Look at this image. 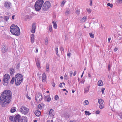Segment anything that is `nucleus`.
<instances>
[{"label": "nucleus", "mask_w": 122, "mask_h": 122, "mask_svg": "<svg viewBox=\"0 0 122 122\" xmlns=\"http://www.w3.org/2000/svg\"><path fill=\"white\" fill-rule=\"evenodd\" d=\"M12 93L10 91H4L1 95L0 103L3 107L6 106L10 102L11 99Z\"/></svg>", "instance_id": "obj_1"}, {"label": "nucleus", "mask_w": 122, "mask_h": 122, "mask_svg": "<svg viewBox=\"0 0 122 122\" xmlns=\"http://www.w3.org/2000/svg\"><path fill=\"white\" fill-rule=\"evenodd\" d=\"M12 93L10 91H4L1 95L0 103L3 107L6 106L10 102L11 99Z\"/></svg>", "instance_id": "obj_2"}, {"label": "nucleus", "mask_w": 122, "mask_h": 122, "mask_svg": "<svg viewBox=\"0 0 122 122\" xmlns=\"http://www.w3.org/2000/svg\"><path fill=\"white\" fill-rule=\"evenodd\" d=\"M10 30L12 34L17 36L20 35V31L19 27L16 25H13L10 27Z\"/></svg>", "instance_id": "obj_3"}, {"label": "nucleus", "mask_w": 122, "mask_h": 122, "mask_svg": "<svg viewBox=\"0 0 122 122\" xmlns=\"http://www.w3.org/2000/svg\"><path fill=\"white\" fill-rule=\"evenodd\" d=\"M15 84L16 85H19L23 79V76L21 74L18 73L15 76Z\"/></svg>", "instance_id": "obj_4"}, {"label": "nucleus", "mask_w": 122, "mask_h": 122, "mask_svg": "<svg viewBox=\"0 0 122 122\" xmlns=\"http://www.w3.org/2000/svg\"><path fill=\"white\" fill-rule=\"evenodd\" d=\"M44 2V1L43 0H38L36 1L34 5L35 10L36 11L40 10Z\"/></svg>", "instance_id": "obj_5"}, {"label": "nucleus", "mask_w": 122, "mask_h": 122, "mask_svg": "<svg viewBox=\"0 0 122 122\" xmlns=\"http://www.w3.org/2000/svg\"><path fill=\"white\" fill-rule=\"evenodd\" d=\"M51 6V4L50 2L48 1H47L44 3L42 9L44 11H46L49 9Z\"/></svg>", "instance_id": "obj_6"}, {"label": "nucleus", "mask_w": 122, "mask_h": 122, "mask_svg": "<svg viewBox=\"0 0 122 122\" xmlns=\"http://www.w3.org/2000/svg\"><path fill=\"white\" fill-rule=\"evenodd\" d=\"M42 97L41 93H37L35 96V99L37 102L40 103L42 99Z\"/></svg>", "instance_id": "obj_7"}, {"label": "nucleus", "mask_w": 122, "mask_h": 122, "mask_svg": "<svg viewBox=\"0 0 122 122\" xmlns=\"http://www.w3.org/2000/svg\"><path fill=\"white\" fill-rule=\"evenodd\" d=\"M20 111L22 114H26L28 112L29 109L28 108L22 106L20 108Z\"/></svg>", "instance_id": "obj_8"}, {"label": "nucleus", "mask_w": 122, "mask_h": 122, "mask_svg": "<svg viewBox=\"0 0 122 122\" xmlns=\"http://www.w3.org/2000/svg\"><path fill=\"white\" fill-rule=\"evenodd\" d=\"M11 5V3L9 2L6 1L5 2L4 6L5 8L9 9L10 8Z\"/></svg>", "instance_id": "obj_9"}, {"label": "nucleus", "mask_w": 122, "mask_h": 122, "mask_svg": "<svg viewBox=\"0 0 122 122\" xmlns=\"http://www.w3.org/2000/svg\"><path fill=\"white\" fill-rule=\"evenodd\" d=\"M20 117L19 114L16 115L14 118V122H19Z\"/></svg>", "instance_id": "obj_10"}, {"label": "nucleus", "mask_w": 122, "mask_h": 122, "mask_svg": "<svg viewBox=\"0 0 122 122\" xmlns=\"http://www.w3.org/2000/svg\"><path fill=\"white\" fill-rule=\"evenodd\" d=\"M36 28V26L35 23H33L32 24V27L31 32L34 33L35 32V30Z\"/></svg>", "instance_id": "obj_11"}, {"label": "nucleus", "mask_w": 122, "mask_h": 122, "mask_svg": "<svg viewBox=\"0 0 122 122\" xmlns=\"http://www.w3.org/2000/svg\"><path fill=\"white\" fill-rule=\"evenodd\" d=\"M21 122H27V119L26 117H22L21 120Z\"/></svg>", "instance_id": "obj_12"}, {"label": "nucleus", "mask_w": 122, "mask_h": 122, "mask_svg": "<svg viewBox=\"0 0 122 122\" xmlns=\"http://www.w3.org/2000/svg\"><path fill=\"white\" fill-rule=\"evenodd\" d=\"M90 88V86H86L84 88V92L85 93H86L89 92Z\"/></svg>", "instance_id": "obj_13"}, {"label": "nucleus", "mask_w": 122, "mask_h": 122, "mask_svg": "<svg viewBox=\"0 0 122 122\" xmlns=\"http://www.w3.org/2000/svg\"><path fill=\"white\" fill-rule=\"evenodd\" d=\"M8 80L3 79V84L5 86L7 85L8 83Z\"/></svg>", "instance_id": "obj_14"}, {"label": "nucleus", "mask_w": 122, "mask_h": 122, "mask_svg": "<svg viewBox=\"0 0 122 122\" xmlns=\"http://www.w3.org/2000/svg\"><path fill=\"white\" fill-rule=\"evenodd\" d=\"M46 79V75L45 73H44L42 74V81L43 82H45Z\"/></svg>", "instance_id": "obj_15"}, {"label": "nucleus", "mask_w": 122, "mask_h": 122, "mask_svg": "<svg viewBox=\"0 0 122 122\" xmlns=\"http://www.w3.org/2000/svg\"><path fill=\"white\" fill-rule=\"evenodd\" d=\"M54 113L53 110L52 109H51L49 112V115L52 117H53L54 116Z\"/></svg>", "instance_id": "obj_16"}, {"label": "nucleus", "mask_w": 122, "mask_h": 122, "mask_svg": "<svg viewBox=\"0 0 122 122\" xmlns=\"http://www.w3.org/2000/svg\"><path fill=\"white\" fill-rule=\"evenodd\" d=\"M35 114L36 116L39 117L41 115V112L39 111L36 110L35 112Z\"/></svg>", "instance_id": "obj_17"}, {"label": "nucleus", "mask_w": 122, "mask_h": 122, "mask_svg": "<svg viewBox=\"0 0 122 122\" xmlns=\"http://www.w3.org/2000/svg\"><path fill=\"white\" fill-rule=\"evenodd\" d=\"M15 70L13 68H11L10 69V74L11 76H12L13 75L15 72Z\"/></svg>", "instance_id": "obj_18"}, {"label": "nucleus", "mask_w": 122, "mask_h": 122, "mask_svg": "<svg viewBox=\"0 0 122 122\" xmlns=\"http://www.w3.org/2000/svg\"><path fill=\"white\" fill-rule=\"evenodd\" d=\"M10 78V75L8 74H5L4 76L3 79L9 80Z\"/></svg>", "instance_id": "obj_19"}, {"label": "nucleus", "mask_w": 122, "mask_h": 122, "mask_svg": "<svg viewBox=\"0 0 122 122\" xmlns=\"http://www.w3.org/2000/svg\"><path fill=\"white\" fill-rule=\"evenodd\" d=\"M32 18L31 16H26L25 17V20H30Z\"/></svg>", "instance_id": "obj_20"}, {"label": "nucleus", "mask_w": 122, "mask_h": 122, "mask_svg": "<svg viewBox=\"0 0 122 122\" xmlns=\"http://www.w3.org/2000/svg\"><path fill=\"white\" fill-rule=\"evenodd\" d=\"M34 35L33 34H32L31 35V41L32 43H33L34 41Z\"/></svg>", "instance_id": "obj_21"}, {"label": "nucleus", "mask_w": 122, "mask_h": 122, "mask_svg": "<svg viewBox=\"0 0 122 122\" xmlns=\"http://www.w3.org/2000/svg\"><path fill=\"white\" fill-rule=\"evenodd\" d=\"M52 23L53 24L54 28L55 29H56L57 27V25L56 22H54L53 21H52Z\"/></svg>", "instance_id": "obj_22"}, {"label": "nucleus", "mask_w": 122, "mask_h": 122, "mask_svg": "<svg viewBox=\"0 0 122 122\" xmlns=\"http://www.w3.org/2000/svg\"><path fill=\"white\" fill-rule=\"evenodd\" d=\"M103 83L102 80H99L98 82V85L99 86H101L103 85Z\"/></svg>", "instance_id": "obj_23"}, {"label": "nucleus", "mask_w": 122, "mask_h": 122, "mask_svg": "<svg viewBox=\"0 0 122 122\" xmlns=\"http://www.w3.org/2000/svg\"><path fill=\"white\" fill-rule=\"evenodd\" d=\"M66 1L65 0H62L61 1V7L63 6L66 3Z\"/></svg>", "instance_id": "obj_24"}, {"label": "nucleus", "mask_w": 122, "mask_h": 122, "mask_svg": "<svg viewBox=\"0 0 122 122\" xmlns=\"http://www.w3.org/2000/svg\"><path fill=\"white\" fill-rule=\"evenodd\" d=\"M98 102L100 105L102 104L104 102L103 100L101 99H99L98 100Z\"/></svg>", "instance_id": "obj_25"}, {"label": "nucleus", "mask_w": 122, "mask_h": 122, "mask_svg": "<svg viewBox=\"0 0 122 122\" xmlns=\"http://www.w3.org/2000/svg\"><path fill=\"white\" fill-rule=\"evenodd\" d=\"M4 19L5 21H7L9 19V16H4Z\"/></svg>", "instance_id": "obj_26"}, {"label": "nucleus", "mask_w": 122, "mask_h": 122, "mask_svg": "<svg viewBox=\"0 0 122 122\" xmlns=\"http://www.w3.org/2000/svg\"><path fill=\"white\" fill-rule=\"evenodd\" d=\"M87 18V17L86 16H85L83 17L81 20V21L82 22H85Z\"/></svg>", "instance_id": "obj_27"}, {"label": "nucleus", "mask_w": 122, "mask_h": 122, "mask_svg": "<svg viewBox=\"0 0 122 122\" xmlns=\"http://www.w3.org/2000/svg\"><path fill=\"white\" fill-rule=\"evenodd\" d=\"M49 97V96H47L46 97V98L47 101V102H50L51 100V98Z\"/></svg>", "instance_id": "obj_28"}, {"label": "nucleus", "mask_w": 122, "mask_h": 122, "mask_svg": "<svg viewBox=\"0 0 122 122\" xmlns=\"http://www.w3.org/2000/svg\"><path fill=\"white\" fill-rule=\"evenodd\" d=\"M58 47H56L55 48V51L56 52V54L58 56H59V54L58 53Z\"/></svg>", "instance_id": "obj_29"}, {"label": "nucleus", "mask_w": 122, "mask_h": 122, "mask_svg": "<svg viewBox=\"0 0 122 122\" xmlns=\"http://www.w3.org/2000/svg\"><path fill=\"white\" fill-rule=\"evenodd\" d=\"M16 111V109L15 107H14L13 108H12L10 110V112L12 113L15 112Z\"/></svg>", "instance_id": "obj_30"}, {"label": "nucleus", "mask_w": 122, "mask_h": 122, "mask_svg": "<svg viewBox=\"0 0 122 122\" xmlns=\"http://www.w3.org/2000/svg\"><path fill=\"white\" fill-rule=\"evenodd\" d=\"M46 71H49V66L48 64H46Z\"/></svg>", "instance_id": "obj_31"}, {"label": "nucleus", "mask_w": 122, "mask_h": 122, "mask_svg": "<svg viewBox=\"0 0 122 122\" xmlns=\"http://www.w3.org/2000/svg\"><path fill=\"white\" fill-rule=\"evenodd\" d=\"M15 80V78L14 77H13L12 79L10 81V83L13 84Z\"/></svg>", "instance_id": "obj_32"}, {"label": "nucleus", "mask_w": 122, "mask_h": 122, "mask_svg": "<svg viewBox=\"0 0 122 122\" xmlns=\"http://www.w3.org/2000/svg\"><path fill=\"white\" fill-rule=\"evenodd\" d=\"M85 114L86 115H89L91 114V113H90L89 112L87 111H86L85 112Z\"/></svg>", "instance_id": "obj_33"}, {"label": "nucleus", "mask_w": 122, "mask_h": 122, "mask_svg": "<svg viewBox=\"0 0 122 122\" xmlns=\"http://www.w3.org/2000/svg\"><path fill=\"white\" fill-rule=\"evenodd\" d=\"M84 103L85 105H88L89 103L88 100H85L84 102Z\"/></svg>", "instance_id": "obj_34"}, {"label": "nucleus", "mask_w": 122, "mask_h": 122, "mask_svg": "<svg viewBox=\"0 0 122 122\" xmlns=\"http://www.w3.org/2000/svg\"><path fill=\"white\" fill-rule=\"evenodd\" d=\"M89 35L90 37L92 38H93L94 37V35L93 34H92V33H89Z\"/></svg>", "instance_id": "obj_35"}, {"label": "nucleus", "mask_w": 122, "mask_h": 122, "mask_svg": "<svg viewBox=\"0 0 122 122\" xmlns=\"http://www.w3.org/2000/svg\"><path fill=\"white\" fill-rule=\"evenodd\" d=\"M13 118H14V117L13 116H11L10 117H9V119L11 121H13Z\"/></svg>", "instance_id": "obj_36"}, {"label": "nucleus", "mask_w": 122, "mask_h": 122, "mask_svg": "<svg viewBox=\"0 0 122 122\" xmlns=\"http://www.w3.org/2000/svg\"><path fill=\"white\" fill-rule=\"evenodd\" d=\"M107 5L109 6H110L111 8L112 7L113 5L112 4H110V3H108L107 4Z\"/></svg>", "instance_id": "obj_37"}, {"label": "nucleus", "mask_w": 122, "mask_h": 122, "mask_svg": "<svg viewBox=\"0 0 122 122\" xmlns=\"http://www.w3.org/2000/svg\"><path fill=\"white\" fill-rule=\"evenodd\" d=\"M48 39H46L45 40V43L46 45L48 44Z\"/></svg>", "instance_id": "obj_38"}, {"label": "nucleus", "mask_w": 122, "mask_h": 122, "mask_svg": "<svg viewBox=\"0 0 122 122\" xmlns=\"http://www.w3.org/2000/svg\"><path fill=\"white\" fill-rule=\"evenodd\" d=\"M117 2L119 3L120 4H122V0H116Z\"/></svg>", "instance_id": "obj_39"}, {"label": "nucleus", "mask_w": 122, "mask_h": 122, "mask_svg": "<svg viewBox=\"0 0 122 122\" xmlns=\"http://www.w3.org/2000/svg\"><path fill=\"white\" fill-rule=\"evenodd\" d=\"M104 107L103 105L101 104L99 106V107L100 109H102Z\"/></svg>", "instance_id": "obj_40"}, {"label": "nucleus", "mask_w": 122, "mask_h": 122, "mask_svg": "<svg viewBox=\"0 0 122 122\" xmlns=\"http://www.w3.org/2000/svg\"><path fill=\"white\" fill-rule=\"evenodd\" d=\"M49 31L50 32H51L52 31V28L51 25H50L49 26Z\"/></svg>", "instance_id": "obj_41"}, {"label": "nucleus", "mask_w": 122, "mask_h": 122, "mask_svg": "<svg viewBox=\"0 0 122 122\" xmlns=\"http://www.w3.org/2000/svg\"><path fill=\"white\" fill-rule=\"evenodd\" d=\"M36 64L37 66L39 68L40 67V62L36 63Z\"/></svg>", "instance_id": "obj_42"}, {"label": "nucleus", "mask_w": 122, "mask_h": 122, "mask_svg": "<svg viewBox=\"0 0 122 122\" xmlns=\"http://www.w3.org/2000/svg\"><path fill=\"white\" fill-rule=\"evenodd\" d=\"M19 51L20 52L22 53L23 52V49L21 48H20L19 49Z\"/></svg>", "instance_id": "obj_43"}, {"label": "nucleus", "mask_w": 122, "mask_h": 122, "mask_svg": "<svg viewBox=\"0 0 122 122\" xmlns=\"http://www.w3.org/2000/svg\"><path fill=\"white\" fill-rule=\"evenodd\" d=\"M59 98V97L57 95H56L55 97V99L56 100H57Z\"/></svg>", "instance_id": "obj_44"}, {"label": "nucleus", "mask_w": 122, "mask_h": 122, "mask_svg": "<svg viewBox=\"0 0 122 122\" xmlns=\"http://www.w3.org/2000/svg\"><path fill=\"white\" fill-rule=\"evenodd\" d=\"M108 70L109 71L110 70L111 65L110 64H109L108 65Z\"/></svg>", "instance_id": "obj_45"}, {"label": "nucleus", "mask_w": 122, "mask_h": 122, "mask_svg": "<svg viewBox=\"0 0 122 122\" xmlns=\"http://www.w3.org/2000/svg\"><path fill=\"white\" fill-rule=\"evenodd\" d=\"M36 63L40 62L39 59L37 58V59H36Z\"/></svg>", "instance_id": "obj_46"}, {"label": "nucleus", "mask_w": 122, "mask_h": 122, "mask_svg": "<svg viewBox=\"0 0 122 122\" xmlns=\"http://www.w3.org/2000/svg\"><path fill=\"white\" fill-rule=\"evenodd\" d=\"M16 67L17 69H18L20 67V65H19V64L18 63V64Z\"/></svg>", "instance_id": "obj_47"}, {"label": "nucleus", "mask_w": 122, "mask_h": 122, "mask_svg": "<svg viewBox=\"0 0 122 122\" xmlns=\"http://www.w3.org/2000/svg\"><path fill=\"white\" fill-rule=\"evenodd\" d=\"M105 90V88H102V92L103 94H104V90Z\"/></svg>", "instance_id": "obj_48"}, {"label": "nucleus", "mask_w": 122, "mask_h": 122, "mask_svg": "<svg viewBox=\"0 0 122 122\" xmlns=\"http://www.w3.org/2000/svg\"><path fill=\"white\" fill-rule=\"evenodd\" d=\"M92 0H90V5L91 6H92Z\"/></svg>", "instance_id": "obj_49"}, {"label": "nucleus", "mask_w": 122, "mask_h": 122, "mask_svg": "<svg viewBox=\"0 0 122 122\" xmlns=\"http://www.w3.org/2000/svg\"><path fill=\"white\" fill-rule=\"evenodd\" d=\"M73 74V72L72 71L70 72V76H72Z\"/></svg>", "instance_id": "obj_50"}, {"label": "nucleus", "mask_w": 122, "mask_h": 122, "mask_svg": "<svg viewBox=\"0 0 122 122\" xmlns=\"http://www.w3.org/2000/svg\"><path fill=\"white\" fill-rule=\"evenodd\" d=\"M87 12L89 13H90L91 11V10L90 9H87Z\"/></svg>", "instance_id": "obj_51"}, {"label": "nucleus", "mask_w": 122, "mask_h": 122, "mask_svg": "<svg viewBox=\"0 0 122 122\" xmlns=\"http://www.w3.org/2000/svg\"><path fill=\"white\" fill-rule=\"evenodd\" d=\"M2 51H3L4 52L6 51V50L5 49H5L4 47H3V48L2 49Z\"/></svg>", "instance_id": "obj_52"}, {"label": "nucleus", "mask_w": 122, "mask_h": 122, "mask_svg": "<svg viewBox=\"0 0 122 122\" xmlns=\"http://www.w3.org/2000/svg\"><path fill=\"white\" fill-rule=\"evenodd\" d=\"M38 107L39 109H41L42 108V107L41 105L39 104L38 105Z\"/></svg>", "instance_id": "obj_53"}, {"label": "nucleus", "mask_w": 122, "mask_h": 122, "mask_svg": "<svg viewBox=\"0 0 122 122\" xmlns=\"http://www.w3.org/2000/svg\"><path fill=\"white\" fill-rule=\"evenodd\" d=\"M64 78L66 80H67V76L66 74H65L64 76Z\"/></svg>", "instance_id": "obj_54"}, {"label": "nucleus", "mask_w": 122, "mask_h": 122, "mask_svg": "<svg viewBox=\"0 0 122 122\" xmlns=\"http://www.w3.org/2000/svg\"><path fill=\"white\" fill-rule=\"evenodd\" d=\"M52 85L53 87H54L55 86V83H54V82H52Z\"/></svg>", "instance_id": "obj_55"}, {"label": "nucleus", "mask_w": 122, "mask_h": 122, "mask_svg": "<svg viewBox=\"0 0 122 122\" xmlns=\"http://www.w3.org/2000/svg\"><path fill=\"white\" fill-rule=\"evenodd\" d=\"M62 83H61L59 84V87H62L63 86L62 85Z\"/></svg>", "instance_id": "obj_56"}, {"label": "nucleus", "mask_w": 122, "mask_h": 122, "mask_svg": "<svg viewBox=\"0 0 122 122\" xmlns=\"http://www.w3.org/2000/svg\"><path fill=\"white\" fill-rule=\"evenodd\" d=\"M80 12V11L79 10H77L76 12V13L77 14H78Z\"/></svg>", "instance_id": "obj_57"}, {"label": "nucleus", "mask_w": 122, "mask_h": 122, "mask_svg": "<svg viewBox=\"0 0 122 122\" xmlns=\"http://www.w3.org/2000/svg\"><path fill=\"white\" fill-rule=\"evenodd\" d=\"M96 113L97 114H99L100 113V111L99 110L97 111L96 112Z\"/></svg>", "instance_id": "obj_58"}, {"label": "nucleus", "mask_w": 122, "mask_h": 122, "mask_svg": "<svg viewBox=\"0 0 122 122\" xmlns=\"http://www.w3.org/2000/svg\"><path fill=\"white\" fill-rule=\"evenodd\" d=\"M117 48L116 47L115 48V49H114V51L115 52H116L117 51Z\"/></svg>", "instance_id": "obj_59"}, {"label": "nucleus", "mask_w": 122, "mask_h": 122, "mask_svg": "<svg viewBox=\"0 0 122 122\" xmlns=\"http://www.w3.org/2000/svg\"><path fill=\"white\" fill-rule=\"evenodd\" d=\"M119 116L122 119V114H120L119 115Z\"/></svg>", "instance_id": "obj_60"}, {"label": "nucleus", "mask_w": 122, "mask_h": 122, "mask_svg": "<svg viewBox=\"0 0 122 122\" xmlns=\"http://www.w3.org/2000/svg\"><path fill=\"white\" fill-rule=\"evenodd\" d=\"M71 54V53H68L67 54V55L69 56L70 57Z\"/></svg>", "instance_id": "obj_61"}, {"label": "nucleus", "mask_w": 122, "mask_h": 122, "mask_svg": "<svg viewBox=\"0 0 122 122\" xmlns=\"http://www.w3.org/2000/svg\"><path fill=\"white\" fill-rule=\"evenodd\" d=\"M38 52V49L37 48H36V51H35V52L36 53H37Z\"/></svg>", "instance_id": "obj_62"}, {"label": "nucleus", "mask_w": 122, "mask_h": 122, "mask_svg": "<svg viewBox=\"0 0 122 122\" xmlns=\"http://www.w3.org/2000/svg\"><path fill=\"white\" fill-rule=\"evenodd\" d=\"M122 38V37H119V36H118V39L120 40H121V39Z\"/></svg>", "instance_id": "obj_63"}, {"label": "nucleus", "mask_w": 122, "mask_h": 122, "mask_svg": "<svg viewBox=\"0 0 122 122\" xmlns=\"http://www.w3.org/2000/svg\"><path fill=\"white\" fill-rule=\"evenodd\" d=\"M76 71H74L73 73V76H75L76 75Z\"/></svg>", "instance_id": "obj_64"}]
</instances>
